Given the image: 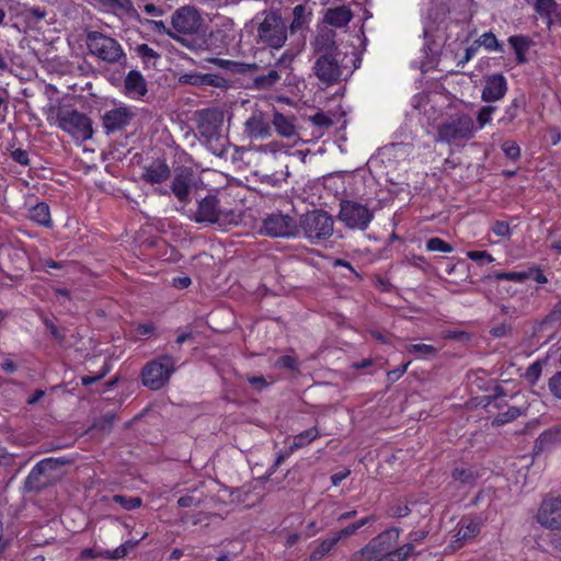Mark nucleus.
Returning <instances> with one entry per match:
<instances>
[{
    "label": "nucleus",
    "instance_id": "obj_1",
    "mask_svg": "<svg viewBox=\"0 0 561 561\" xmlns=\"http://www.w3.org/2000/svg\"><path fill=\"white\" fill-rule=\"evenodd\" d=\"M255 43L262 48L279 49L287 41V24L278 11L264 10L255 15Z\"/></svg>",
    "mask_w": 561,
    "mask_h": 561
},
{
    "label": "nucleus",
    "instance_id": "obj_2",
    "mask_svg": "<svg viewBox=\"0 0 561 561\" xmlns=\"http://www.w3.org/2000/svg\"><path fill=\"white\" fill-rule=\"evenodd\" d=\"M56 125L76 140L87 141L93 136L91 118L76 108H56Z\"/></svg>",
    "mask_w": 561,
    "mask_h": 561
},
{
    "label": "nucleus",
    "instance_id": "obj_3",
    "mask_svg": "<svg viewBox=\"0 0 561 561\" xmlns=\"http://www.w3.org/2000/svg\"><path fill=\"white\" fill-rule=\"evenodd\" d=\"M85 44L91 55L105 62L115 64L125 57L121 44L115 38L99 31L88 32Z\"/></svg>",
    "mask_w": 561,
    "mask_h": 561
},
{
    "label": "nucleus",
    "instance_id": "obj_4",
    "mask_svg": "<svg viewBox=\"0 0 561 561\" xmlns=\"http://www.w3.org/2000/svg\"><path fill=\"white\" fill-rule=\"evenodd\" d=\"M438 139L446 144H458L474 136V123L469 114H457L437 128Z\"/></svg>",
    "mask_w": 561,
    "mask_h": 561
},
{
    "label": "nucleus",
    "instance_id": "obj_5",
    "mask_svg": "<svg viewBox=\"0 0 561 561\" xmlns=\"http://www.w3.org/2000/svg\"><path fill=\"white\" fill-rule=\"evenodd\" d=\"M333 219L324 210L314 209L300 217L299 226L311 241L327 240L333 233Z\"/></svg>",
    "mask_w": 561,
    "mask_h": 561
},
{
    "label": "nucleus",
    "instance_id": "obj_6",
    "mask_svg": "<svg viewBox=\"0 0 561 561\" xmlns=\"http://www.w3.org/2000/svg\"><path fill=\"white\" fill-rule=\"evenodd\" d=\"M337 218L348 229L365 231L374 219V211L359 202L342 199Z\"/></svg>",
    "mask_w": 561,
    "mask_h": 561
},
{
    "label": "nucleus",
    "instance_id": "obj_7",
    "mask_svg": "<svg viewBox=\"0 0 561 561\" xmlns=\"http://www.w3.org/2000/svg\"><path fill=\"white\" fill-rule=\"evenodd\" d=\"M399 537L397 528L382 531L373 538L367 546L356 551L351 561H381L391 551Z\"/></svg>",
    "mask_w": 561,
    "mask_h": 561
},
{
    "label": "nucleus",
    "instance_id": "obj_8",
    "mask_svg": "<svg viewBox=\"0 0 561 561\" xmlns=\"http://www.w3.org/2000/svg\"><path fill=\"white\" fill-rule=\"evenodd\" d=\"M173 371L174 360L172 356L164 354L144 367L142 382L151 390H158L165 385Z\"/></svg>",
    "mask_w": 561,
    "mask_h": 561
},
{
    "label": "nucleus",
    "instance_id": "obj_9",
    "mask_svg": "<svg viewBox=\"0 0 561 561\" xmlns=\"http://www.w3.org/2000/svg\"><path fill=\"white\" fill-rule=\"evenodd\" d=\"M261 231L272 238H294L298 234L299 228L294 217L277 211L263 220Z\"/></svg>",
    "mask_w": 561,
    "mask_h": 561
},
{
    "label": "nucleus",
    "instance_id": "obj_10",
    "mask_svg": "<svg viewBox=\"0 0 561 561\" xmlns=\"http://www.w3.org/2000/svg\"><path fill=\"white\" fill-rule=\"evenodd\" d=\"M536 522L549 530H561V496L547 495L542 499L537 513Z\"/></svg>",
    "mask_w": 561,
    "mask_h": 561
},
{
    "label": "nucleus",
    "instance_id": "obj_11",
    "mask_svg": "<svg viewBox=\"0 0 561 561\" xmlns=\"http://www.w3.org/2000/svg\"><path fill=\"white\" fill-rule=\"evenodd\" d=\"M232 213L220 208L216 195L209 194L198 201L197 209L191 217L197 224H221L227 221Z\"/></svg>",
    "mask_w": 561,
    "mask_h": 561
},
{
    "label": "nucleus",
    "instance_id": "obj_12",
    "mask_svg": "<svg viewBox=\"0 0 561 561\" xmlns=\"http://www.w3.org/2000/svg\"><path fill=\"white\" fill-rule=\"evenodd\" d=\"M217 489L218 484L214 481L201 482L180 496L178 505L183 508L208 506L211 502H216V496L213 493Z\"/></svg>",
    "mask_w": 561,
    "mask_h": 561
},
{
    "label": "nucleus",
    "instance_id": "obj_13",
    "mask_svg": "<svg viewBox=\"0 0 561 561\" xmlns=\"http://www.w3.org/2000/svg\"><path fill=\"white\" fill-rule=\"evenodd\" d=\"M508 90L507 79L503 73H493L484 78L481 100L485 103L501 101Z\"/></svg>",
    "mask_w": 561,
    "mask_h": 561
},
{
    "label": "nucleus",
    "instance_id": "obj_14",
    "mask_svg": "<svg viewBox=\"0 0 561 561\" xmlns=\"http://www.w3.org/2000/svg\"><path fill=\"white\" fill-rule=\"evenodd\" d=\"M134 113L125 106L106 111L102 116V125L106 135L121 130L130 124Z\"/></svg>",
    "mask_w": 561,
    "mask_h": 561
},
{
    "label": "nucleus",
    "instance_id": "obj_15",
    "mask_svg": "<svg viewBox=\"0 0 561 561\" xmlns=\"http://www.w3.org/2000/svg\"><path fill=\"white\" fill-rule=\"evenodd\" d=\"M314 70L319 80L327 84L336 82L341 76L340 65L330 54H324L317 59Z\"/></svg>",
    "mask_w": 561,
    "mask_h": 561
},
{
    "label": "nucleus",
    "instance_id": "obj_16",
    "mask_svg": "<svg viewBox=\"0 0 561 561\" xmlns=\"http://www.w3.org/2000/svg\"><path fill=\"white\" fill-rule=\"evenodd\" d=\"M172 26L182 34H192L199 26L197 12L188 7H182L172 16Z\"/></svg>",
    "mask_w": 561,
    "mask_h": 561
},
{
    "label": "nucleus",
    "instance_id": "obj_17",
    "mask_svg": "<svg viewBox=\"0 0 561 561\" xmlns=\"http://www.w3.org/2000/svg\"><path fill=\"white\" fill-rule=\"evenodd\" d=\"M58 480L56 474H49L38 462L31 470L24 482V489L27 492H41L42 490L53 485Z\"/></svg>",
    "mask_w": 561,
    "mask_h": 561
},
{
    "label": "nucleus",
    "instance_id": "obj_18",
    "mask_svg": "<svg viewBox=\"0 0 561 561\" xmlns=\"http://www.w3.org/2000/svg\"><path fill=\"white\" fill-rule=\"evenodd\" d=\"M182 82L196 87L227 89L229 80L218 73L188 72L181 77Z\"/></svg>",
    "mask_w": 561,
    "mask_h": 561
},
{
    "label": "nucleus",
    "instance_id": "obj_19",
    "mask_svg": "<svg viewBox=\"0 0 561 561\" xmlns=\"http://www.w3.org/2000/svg\"><path fill=\"white\" fill-rule=\"evenodd\" d=\"M123 93L131 100H141L147 93V82L138 70H130L124 80Z\"/></svg>",
    "mask_w": 561,
    "mask_h": 561
},
{
    "label": "nucleus",
    "instance_id": "obj_20",
    "mask_svg": "<svg viewBox=\"0 0 561 561\" xmlns=\"http://www.w3.org/2000/svg\"><path fill=\"white\" fill-rule=\"evenodd\" d=\"M171 176V169L165 160L157 159L144 168L141 179L147 184H161Z\"/></svg>",
    "mask_w": 561,
    "mask_h": 561
},
{
    "label": "nucleus",
    "instance_id": "obj_21",
    "mask_svg": "<svg viewBox=\"0 0 561 561\" xmlns=\"http://www.w3.org/2000/svg\"><path fill=\"white\" fill-rule=\"evenodd\" d=\"M459 526L454 536L455 540L451 542L454 549L461 548L466 541L474 538L480 533V523L469 517H463Z\"/></svg>",
    "mask_w": 561,
    "mask_h": 561
},
{
    "label": "nucleus",
    "instance_id": "obj_22",
    "mask_svg": "<svg viewBox=\"0 0 561 561\" xmlns=\"http://www.w3.org/2000/svg\"><path fill=\"white\" fill-rule=\"evenodd\" d=\"M209 61L232 75L254 73L260 69V66L255 62L234 61L218 57L211 58Z\"/></svg>",
    "mask_w": 561,
    "mask_h": 561
},
{
    "label": "nucleus",
    "instance_id": "obj_23",
    "mask_svg": "<svg viewBox=\"0 0 561 561\" xmlns=\"http://www.w3.org/2000/svg\"><path fill=\"white\" fill-rule=\"evenodd\" d=\"M191 182L192 173L190 171L182 170L181 172L175 173L171 183V192L179 199V202L184 203L188 199L191 193Z\"/></svg>",
    "mask_w": 561,
    "mask_h": 561
},
{
    "label": "nucleus",
    "instance_id": "obj_24",
    "mask_svg": "<svg viewBox=\"0 0 561 561\" xmlns=\"http://www.w3.org/2000/svg\"><path fill=\"white\" fill-rule=\"evenodd\" d=\"M527 101L524 94L514 98L508 105L504 108L503 116L499 119V124L502 126H511L520 113L526 108Z\"/></svg>",
    "mask_w": 561,
    "mask_h": 561
},
{
    "label": "nucleus",
    "instance_id": "obj_25",
    "mask_svg": "<svg viewBox=\"0 0 561 561\" xmlns=\"http://www.w3.org/2000/svg\"><path fill=\"white\" fill-rule=\"evenodd\" d=\"M245 131L253 139H264L271 135V126L262 115H252L245 123Z\"/></svg>",
    "mask_w": 561,
    "mask_h": 561
},
{
    "label": "nucleus",
    "instance_id": "obj_26",
    "mask_svg": "<svg viewBox=\"0 0 561 561\" xmlns=\"http://www.w3.org/2000/svg\"><path fill=\"white\" fill-rule=\"evenodd\" d=\"M205 43L209 50L220 55L227 51L231 43V36L225 30L216 28L209 33Z\"/></svg>",
    "mask_w": 561,
    "mask_h": 561
},
{
    "label": "nucleus",
    "instance_id": "obj_27",
    "mask_svg": "<svg viewBox=\"0 0 561 561\" xmlns=\"http://www.w3.org/2000/svg\"><path fill=\"white\" fill-rule=\"evenodd\" d=\"M527 4L531 5L534 11L550 27L552 24V16L558 12L559 4L556 0H524Z\"/></svg>",
    "mask_w": 561,
    "mask_h": 561
},
{
    "label": "nucleus",
    "instance_id": "obj_28",
    "mask_svg": "<svg viewBox=\"0 0 561 561\" xmlns=\"http://www.w3.org/2000/svg\"><path fill=\"white\" fill-rule=\"evenodd\" d=\"M353 18L352 11L347 7H337L328 9L324 20L332 26L343 27L347 25Z\"/></svg>",
    "mask_w": 561,
    "mask_h": 561
},
{
    "label": "nucleus",
    "instance_id": "obj_29",
    "mask_svg": "<svg viewBox=\"0 0 561 561\" xmlns=\"http://www.w3.org/2000/svg\"><path fill=\"white\" fill-rule=\"evenodd\" d=\"M507 41L515 53L517 64L527 62L526 54L531 46V39L526 35H513Z\"/></svg>",
    "mask_w": 561,
    "mask_h": 561
},
{
    "label": "nucleus",
    "instance_id": "obj_30",
    "mask_svg": "<svg viewBox=\"0 0 561 561\" xmlns=\"http://www.w3.org/2000/svg\"><path fill=\"white\" fill-rule=\"evenodd\" d=\"M28 218L35 224L45 228L53 227L49 205L45 202H39L30 208Z\"/></svg>",
    "mask_w": 561,
    "mask_h": 561
},
{
    "label": "nucleus",
    "instance_id": "obj_31",
    "mask_svg": "<svg viewBox=\"0 0 561 561\" xmlns=\"http://www.w3.org/2000/svg\"><path fill=\"white\" fill-rule=\"evenodd\" d=\"M451 478L454 481H458L465 485L476 484L479 476L473 468L470 467H456L451 471Z\"/></svg>",
    "mask_w": 561,
    "mask_h": 561
},
{
    "label": "nucleus",
    "instance_id": "obj_32",
    "mask_svg": "<svg viewBox=\"0 0 561 561\" xmlns=\"http://www.w3.org/2000/svg\"><path fill=\"white\" fill-rule=\"evenodd\" d=\"M280 80V73L271 69L265 75H260L253 79V88L257 90H268L274 87Z\"/></svg>",
    "mask_w": 561,
    "mask_h": 561
},
{
    "label": "nucleus",
    "instance_id": "obj_33",
    "mask_svg": "<svg viewBox=\"0 0 561 561\" xmlns=\"http://www.w3.org/2000/svg\"><path fill=\"white\" fill-rule=\"evenodd\" d=\"M340 541L339 537L334 534L333 536L324 539L309 557L310 561H319L327 556L332 548Z\"/></svg>",
    "mask_w": 561,
    "mask_h": 561
},
{
    "label": "nucleus",
    "instance_id": "obj_34",
    "mask_svg": "<svg viewBox=\"0 0 561 561\" xmlns=\"http://www.w3.org/2000/svg\"><path fill=\"white\" fill-rule=\"evenodd\" d=\"M561 324V300H559L536 328V332H543L548 325Z\"/></svg>",
    "mask_w": 561,
    "mask_h": 561
},
{
    "label": "nucleus",
    "instance_id": "obj_35",
    "mask_svg": "<svg viewBox=\"0 0 561 561\" xmlns=\"http://www.w3.org/2000/svg\"><path fill=\"white\" fill-rule=\"evenodd\" d=\"M319 435L317 427L308 428L294 437L293 444L289 447V453L295 449L302 448L309 445Z\"/></svg>",
    "mask_w": 561,
    "mask_h": 561
},
{
    "label": "nucleus",
    "instance_id": "obj_36",
    "mask_svg": "<svg viewBox=\"0 0 561 561\" xmlns=\"http://www.w3.org/2000/svg\"><path fill=\"white\" fill-rule=\"evenodd\" d=\"M531 272H494L493 278L496 282L508 280L514 283H524L530 278Z\"/></svg>",
    "mask_w": 561,
    "mask_h": 561
},
{
    "label": "nucleus",
    "instance_id": "obj_37",
    "mask_svg": "<svg viewBox=\"0 0 561 561\" xmlns=\"http://www.w3.org/2000/svg\"><path fill=\"white\" fill-rule=\"evenodd\" d=\"M273 124L276 130L285 137H291L295 134V126L293 123L280 113H276L274 115Z\"/></svg>",
    "mask_w": 561,
    "mask_h": 561
},
{
    "label": "nucleus",
    "instance_id": "obj_38",
    "mask_svg": "<svg viewBox=\"0 0 561 561\" xmlns=\"http://www.w3.org/2000/svg\"><path fill=\"white\" fill-rule=\"evenodd\" d=\"M477 43L483 46L489 51L503 53V44L499 42L497 37L492 32L483 33Z\"/></svg>",
    "mask_w": 561,
    "mask_h": 561
},
{
    "label": "nucleus",
    "instance_id": "obj_39",
    "mask_svg": "<svg viewBox=\"0 0 561 561\" xmlns=\"http://www.w3.org/2000/svg\"><path fill=\"white\" fill-rule=\"evenodd\" d=\"M376 517L375 515H369L364 518L358 519L357 522L350 524L345 528L341 529L340 531L335 533V535L339 537V539L347 538L352 535H354L359 528L367 525L368 523L375 522Z\"/></svg>",
    "mask_w": 561,
    "mask_h": 561
},
{
    "label": "nucleus",
    "instance_id": "obj_40",
    "mask_svg": "<svg viewBox=\"0 0 561 561\" xmlns=\"http://www.w3.org/2000/svg\"><path fill=\"white\" fill-rule=\"evenodd\" d=\"M72 462H73L72 459L66 458V457L45 458L39 461V463L43 466V468L49 474H54V472L59 470L61 467L71 465Z\"/></svg>",
    "mask_w": 561,
    "mask_h": 561
},
{
    "label": "nucleus",
    "instance_id": "obj_41",
    "mask_svg": "<svg viewBox=\"0 0 561 561\" xmlns=\"http://www.w3.org/2000/svg\"><path fill=\"white\" fill-rule=\"evenodd\" d=\"M425 249L428 252L450 253L454 251V247L450 243L438 237L430 238L425 243Z\"/></svg>",
    "mask_w": 561,
    "mask_h": 561
},
{
    "label": "nucleus",
    "instance_id": "obj_42",
    "mask_svg": "<svg viewBox=\"0 0 561 561\" xmlns=\"http://www.w3.org/2000/svg\"><path fill=\"white\" fill-rule=\"evenodd\" d=\"M501 149L505 157L514 162L518 161L522 156L520 147L515 140H505L501 145Z\"/></svg>",
    "mask_w": 561,
    "mask_h": 561
},
{
    "label": "nucleus",
    "instance_id": "obj_43",
    "mask_svg": "<svg viewBox=\"0 0 561 561\" xmlns=\"http://www.w3.org/2000/svg\"><path fill=\"white\" fill-rule=\"evenodd\" d=\"M496 112V106L494 105H484L477 113V123L478 128L482 129L485 125L492 122V116Z\"/></svg>",
    "mask_w": 561,
    "mask_h": 561
},
{
    "label": "nucleus",
    "instance_id": "obj_44",
    "mask_svg": "<svg viewBox=\"0 0 561 561\" xmlns=\"http://www.w3.org/2000/svg\"><path fill=\"white\" fill-rule=\"evenodd\" d=\"M114 503L119 504L122 507H124L127 511L137 508L141 505V499L138 496L135 497H127L122 494H116L112 497Z\"/></svg>",
    "mask_w": 561,
    "mask_h": 561
},
{
    "label": "nucleus",
    "instance_id": "obj_45",
    "mask_svg": "<svg viewBox=\"0 0 561 561\" xmlns=\"http://www.w3.org/2000/svg\"><path fill=\"white\" fill-rule=\"evenodd\" d=\"M108 369L110 367L107 365V362H102V368H100V370L90 369V373L93 374V376H83L81 378L82 385L89 386L95 381L101 380L107 374Z\"/></svg>",
    "mask_w": 561,
    "mask_h": 561
},
{
    "label": "nucleus",
    "instance_id": "obj_46",
    "mask_svg": "<svg viewBox=\"0 0 561 561\" xmlns=\"http://www.w3.org/2000/svg\"><path fill=\"white\" fill-rule=\"evenodd\" d=\"M490 230L497 237L501 238H507L510 239L512 236V230L510 227V224L504 220H495L491 227Z\"/></svg>",
    "mask_w": 561,
    "mask_h": 561
},
{
    "label": "nucleus",
    "instance_id": "obj_47",
    "mask_svg": "<svg viewBox=\"0 0 561 561\" xmlns=\"http://www.w3.org/2000/svg\"><path fill=\"white\" fill-rule=\"evenodd\" d=\"M116 415L114 413H107L101 416L93 423V428L101 432H110L113 427Z\"/></svg>",
    "mask_w": 561,
    "mask_h": 561
},
{
    "label": "nucleus",
    "instance_id": "obj_48",
    "mask_svg": "<svg viewBox=\"0 0 561 561\" xmlns=\"http://www.w3.org/2000/svg\"><path fill=\"white\" fill-rule=\"evenodd\" d=\"M467 257L471 261H474L477 263H479L480 265H482L484 262L486 263H492L495 261L494 256L485 251V250H482V251H478V250H471V251H468L467 252Z\"/></svg>",
    "mask_w": 561,
    "mask_h": 561
},
{
    "label": "nucleus",
    "instance_id": "obj_49",
    "mask_svg": "<svg viewBox=\"0 0 561 561\" xmlns=\"http://www.w3.org/2000/svg\"><path fill=\"white\" fill-rule=\"evenodd\" d=\"M442 337L445 340H454L459 342H468L471 339V334L462 330H443Z\"/></svg>",
    "mask_w": 561,
    "mask_h": 561
},
{
    "label": "nucleus",
    "instance_id": "obj_50",
    "mask_svg": "<svg viewBox=\"0 0 561 561\" xmlns=\"http://www.w3.org/2000/svg\"><path fill=\"white\" fill-rule=\"evenodd\" d=\"M98 556L100 558H104V559L119 560V559L125 558L127 554H126V548H122V545H121L113 551H110V550L100 551V552H98Z\"/></svg>",
    "mask_w": 561,
    "mask_h": 561
},
{
    "label": "nucleus",
    "instance_id": "obj_51",
    "mask_svg": "<svg viewBox=\"0 0 561 561\" xmlns=\"http://www.w3.org/2000/svg\"><path fill=\"white\" fill-rule=\"evenodd\" d=\"M12 160L23 167H27L30 164L28 152L24 149L16 148L10 153Z\"/></svg>",
    "mask_w": 561,
    "mask_h": 561
},
{
    "label": "nucleus",
    "instance_id": "obj_52",
    "mask_svg": "<svg viewBox=\"0 0 561 561\" xmlns=\"http://www.w3.org/2000/svg\"><path fill=\"white\" fill-rule=\"evenodd\" d=\"M549 390L551 393L561 399V371L556 373L550 379H549Z\"/></svg>",
    "mask_w": 561,
    "mask_h": 561
},
{
    "label": "nucleus",
    "instance_id": "obj_53",
    "mask_svg": "<svg viewBox=\"0 0 561 561\" xmlns=\"http://www.w3.org/2000/svg\"><path fill=\"white\" fill-rule=\"evenodd\" d=\"M138 55L145 60H151L159 58V54L151 48L148 44H140L137 47Z\"/></svg>",
    "mask_w": 561,
    "mask_h": 561
},
{
    "label": "nucleus",
    "instance_id": "obj_54",
    "mask_svg": "<svg viewBox=\"0 0 561 561\" xmlns=\"http://www.w3.org/2000/svg\"><path fill=\"white\" fill-rule=\"evenodd\" d=\"M277 365L280 368H287L289 370L296 371L298 370V362L296 357L290 355L282 356L277 359Z\"/></svg>",
    "mask_w": 561,
    "mask_h": 561
},
{
    "label": "nucleus",
    "instance_id": "obj_55",
    "mask_svg": "<svg viewBox=\"0 0 561 561\" xmlns=\"http://www.w3.org/2000/svg\"><path fill=\"white\" fill-rule=\"evenodd\" d=\"M43 324L45 325V329L50 333V335L56 340H62L64 334L60 333L58 327L55 324V322L48 318L43 317L42 318Z\"/></svg>",
    "mask_w": 561,
    "mask_h": 561
},
{
    "label": "nucleus",
    "instance_id": "obj_56",
    "mask_svg": "<svg viewBox=\"0 0 561 561\" xmlns=\"http://www.w3.org/2000/svg\"><path fill=\"white\" fill-rule=\"evenodd\" d=\"M512 327L507 323H500L490 330L493 337H503L511 333Z\"/></svg>",
    "mask_w": 561,
    "mask_h": 561
},
{
    "label": "nucleus",
    "instance_id": "obj_57",
    "mask_svg": "<svg viewBox=\"0 0 561 561\" xmlns=\"http://www.w3.org/2000/svg\"><path fill=\"white\" fill-rule=\"evenodd\" d=\"M527 272H531V276L533 279L540 284V285H543V284H547L548 283V278L547 276L543 274L542 270L540 268V266L538 265H533L531 267L528 268Z\"/></svg>",
    "mask_w": 561,
    "mask_h": 561
},
{
    "label": "nucleus",
    "instance_id": "obj_58",
    "mask_svg": "<svg viewBox=\"0 0 561 561\" xmlns=\"http://www.w3.org/2000/svg\"><path fill=\"white\" fill-rule=\"evenodd\" d=\"M541 374V364L539 362L533 363L526 370V377L530 381H536Z\"/></svg>",
    "mask_w": 561,
    "mask_h": 561
},
{
    "label": "nucleus",
    "instance_id": "obj_59",
    "mask_svg": "<svg viewBox=\"0 0 561 561\" xmlns=\"http://www.w3.org/2000/svg\"><path fill=\"white\" fill-rule=\"evenodd\" d=\"M312 122L316 126L319 127H330L332 125V121L324 113L320 112L312 116Z\"/></svg>",
    "mask_w": 561,
    "mask_h": 561
},
{
    "label": "nucleus",
    "instance_id": "obj_60",
    "mask_svg": "<svg viewBox=\"0 0 561 561\" xmlns=\"http://www.w3.org/2000/svg\"><path fill=\"white\" fill-rule=\"evenodd\" d=\"M247 380L257 391H261L267 386V382L263 376H247Z\"/></svg>",
    "mask_w": 561,
    "mask_h": 561
},
{
    "label": "nucleus",
    "instance_id": "obj_61",
    "mask_svg": "<svg viewBox=\"0 0 561 561\" xmlns=\"http://www.w3.org/2000/svg\"><path fill=\"white\" fill-rule=\"evenodd\" d=\"M154 327L151 323H138L135 328V332L139 336H147L152 334Z\"/></svg>",
    "mask_w": 561,
    "mask_h": 561
},
{
    "label": "nucleus",
    "instance_id": "obj_62",
    "mask_svg": "<svg viewBox=\"0 0 561 561\" xmlns=\"http://www.w3.org/2000/svg\"><path fill=\"white\" fill-rule=\"evenodd\" d=\"M370 336L380 342L381 344H389L391 340V335L388 332H381L378 330H371L369 332Z\"/></svg>",
    "mask_w": 561,
    "mask_h": 561
},
{
    "label": "nucleus",
    "instance_id": "obj_63",
    "mask_svg": "<svg viewBox=\"0 0 561 561\" xmlns=\"http://www.w3.org/2000/svg\"><path fill=\"white\" fill-rule=\"evenodd\" d=\"M409 364H410V360L403 363L400 367L388 371L389 380H391V381L398 380L403 375V373L407 370Z\"/></svg>",
    "mask_w": 561,
    "mask_h": 561
},
{
    "label": "nucleus",
    "instance_id": "obj_64",
    "mask_svg": "<svg viewBox=\"0 0 561 561\" xmlns=\"http://www.w3.org/2000/svg\"><path fill=\"white\" fill-rule=\"evenodd\" d=\"M477 50H478V46H476V45H471V46L467 47L466 50H465V55L459 60L458 65L463 66L469 60H471L474 57V55L477 54Z\"/></svg>",
    "mask_w": 561,
    "mask_h": 561
}]
</instances>
